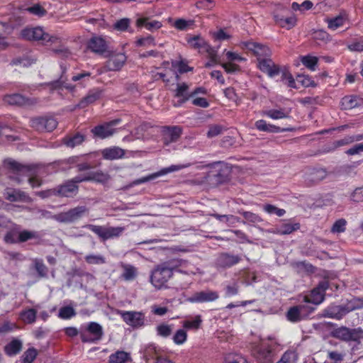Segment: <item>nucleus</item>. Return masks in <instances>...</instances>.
<instances>
[{
	"mask_svg": "<svg viewBox=\"0 0 363 363\" xmlns=\"http://www.w3.org/2000/svg\"><path fill=\"white\" fill-rule=\"evenodd\" d=\"M6 163L15 174L11 176V177L18 183H21L23 180L22 177H26L28 178V182L32 187H39L41 185L42 181L38 177L42 170V168L39 166L23 165L12 160H6Z\"/></svg>",
	"mask_w": 363,
	"mask_h": 363,
	"instance_id": "obj_1",
	"label": "nucleus"
},
{
	"mask_svg": "<svg viewBox=\"0 0 363 363\" xmlns=\"http://www.w3.org/2000/svg\"><path fill=\"white\" fill-rule=\"evenodd\" d=\"M185 263V260L172 259L158 265L152 272V284L158 289H162L172 277L173 272Z\"/></svg>",
	"mask_w": 363,
	"mask_h": 363,
	"instance_id": "obj_2",
	"label": "nucleus"
},
{
	"mask_svg": "<svg viewBox=\"0 0 363 363\" xmlns=\"http://www.w3.org/2000/svg\"><path fill=\"white\" fill-rule=\"evenodd\" d=\"M21 35L28 40L40 41L45 45L61 43V38L55 35L45 33L41 27L26 28L21 30Z\"/></svg>",
	"mask_w": 363,
	"mask_h": 363,
	"instance_id": "obj_3",
	"label": "nucleus"
},
{
	"mask_svg": "<svg viewBox=\"0 0 363 363\" xmlns=\"http://www.w3.org/2000/svg\"><path fill=\"white\" fill-rule=\"evenodd\" d=\"M89 211V210L86 206H77L67 211L55 214L53 218L59 223H72L86 216Z\"/></svg>",
	"mask_w": 363,
	"mask_h": 363,
	"instance_id": "obj_4",
	"label": "nucleus"
},
{
	"mask_svg": "<svg viewBox=\"0 0 363 363\" xmlns=\"http://www.w3.org/2000/svg\"><path fill=\"white\" fill-rule=\"evenodd\" d=\"M85 227L104 241L120 237L125 229V227H104L92 224L86 225Z\"/></svg>",
	"mask_w": 363,
	"mask_h": 363,
	"instance_id": "obj_5",
	"label": "nucleus"
},
{
	"mask_svg": "<svg viewBox=\"0 0 363 363\" xmlns=\"http://www.w3.org/2000/svg\"><path fill=\"white\" fill-rule=\"evenodd\" d=\"M103 336V328L96 322H90L86 330L80 333V337L83 342L95 343L101 340Z\"/></svg>",
	"mask_w": 363,
	"mask_h": 363,
	"instance_id": "obj_6",
	"label": "nucleus"
},
{
	"mask_svg": "<svg viewBox=\"0 0 363 363\" xmlns=\"http://www.w3.org/2000/svg\"><path fill=\"white\" fill-rule=\"evenodd\" d=\"M57 125V121L51 116H40L30 120V126L38 132H51Z\"/></svg>",
	"mask_w": 363,
	"mask_h": 363,
	"instance_id": "obj_7",
	"label": "nucleus"
},
{
	"mask_svg": "<svg viewBox=\"0 0 363 363\" xmlns=\"http://www.w3.org/2000/svg\"><path fill=\"white\" fill-rule=\"evenodd\" d=\"M252 353L258 363H272L274 359V352L269 345H255Z\"/></svg>",
	"mask_w": 363,
	"mask_h": 363,
	"instance_id": "obj_8",
	"label": "nucleus"
},
{
	"mask_svg": "<svg viewBox=\"0 0 363 363\" xmlns=\"http://www.w3.org/2000/svg\"><path fill=\"white\" fill-rule=\"evenodd\" d=\"M328 288L329 282L328 281H320L318 286L311 291L309 296H304V302L311 303L314 305L321 303L325 299V291Z\"/></svg>",
	"mask_w": 363,
	"mask_h": 363,
	"instance_id": "obj_9",
	"label": "nucleus"
},
{
	"mask_svg": "<svg viewBox=\"0 0 363 363\" xmlns=\"http://www.w3.org/2000/svg\"><path fill=\"white\" fill-rule=\"evenodd\" d=\"M173 96L177 99V101L174 102L173 105L175 107H180L191 98L192 94L189 91V85L186 82H177L174 89H172Z\"/></svg>",
	"mask_w": 363,
	"mask_h": 363,
	"instance_id": "obj_10",
	"label": "nucleus"
},
{
	"mask_svg": "<svg viewBox=\"0 0 363 363\" xmlns=\"http://www.w3.org/2000/svg\"><path fill=\"white\" fill-rule=\"evenodd\" d=\"M79 186L67 180L64 184L51 189L49 194H55V196L72 198L78 194Z\"/></svg>",
	"mask_w": 363,
	"mask_h": 363,
	"instance_id": "obj_11",
	"label": "nucleus"
},
{
	"mask_svg": "<svg viewBox=\"0 0 363 363\" xmlns=\"http://www.w3.org/2000/svg\"><path fill=\"white\" fill-rule=\"evenodd\" d=\"M190 165L191 164L189 163L184 164L171 165L170 167L162 169L161 170H160L157 172H155V173L151 174L148 176L143 177L142 178L135 179V181H133V184L134 185L141 184L150 182L151 180H153L160 176L165 175L168 173L179 171L181 169L187 168V167H190Z\"/></svg>",
	"mask_w": 363,
	"mask_h": 363,
	"instance_id": "obj_12",
	"label": "nucleus"
},
{
	"mask_svg": "<svg viewBox=\"0 0 363 363\" xmlns=\"http://www.w3.org/2000/svg\"><path fill=\"white\" fill-rule=\"evenodd\" d=\"M108 60L106 62L104 69L106 71H119L124 66L127 57L123 52H108Z\"/></svg>",
	"mask_w": 363,
	"mask_h": 363,
	"instance_id": "obj_13",
	"label": "nucleus"
},
{
	"mask_svg": "<svg viewBox=\"0 0 363 363\" xmlns=\"http://www.w3.org/2000/svg\"><path fill=\"white\" fill-rule=\"evenodd\" d=\"M121 119H115L109 122L104 123L101 125H96L93 129H91V133L94 137L101 139L111 137L116 132V129L113 128V126L118 125Z\"/></svg>",
	"mask_w": 363,
	"mask_h": 363,
	"instance_id": "obj_14",
	"label": "nucleus"
},
{
	"mask_svg": "<svg viewBox=\"0 0 363 363\" xmlns=\"http://www.w3.org/2000/svg\"><path fill=\"white\" fill-rule=\"evenodd\" d=\"M117 313L131 327L139 328L144 325L145 315L141 312L118 311Z\"/></svg>",
	"mask_w": 363,
	"mask_h": 363,
	"instance_id": "obj_15",
	"label": "nucleus"
},
{
	"mask_svg": "<svg viewBox=\"0 0 363 363\" xmlns=\"http://www.w3.org/2000/svg\"><path fill=\"white\" fill-rule=\"evenodd\" d=\"M3 101L10 106H26L35 104L38 101L34 98H27L20 94H6L3 97Z\"/></svg>",
	"mask_w": 363,
	"mask_h": 363,
	"instance_id": "obj_16",
	"label": "nucleus"
},
{
	"mask_svg": "<svg viewBox=\"0 0 363 363\" xmlns=\"http://www.w3.org/2000/svg\"><path fill=\"white\" fill-rule=\"evenodd\" d=\"M257 61L259 69L262 72L266 73L269 77L273 78L280 74L281 67L268 57L257 58Z\"/></svg>",
	"mask_w": 363,
	"mask_h": 363,
	"instance_id": "obj_17",
	"label": "nucleus"
},
{
	"mask_svg": "<svg viewBox=\"0 0 363 363\" xmlns=\"http://www.w3.org/2000/svg\"><path fill=\"white\" fill-rule=\"evenodd\" d=\"M240 47L242 49H246L249 51H251L253 52V54L258 57L257 58H264L271 55V50L268 47L255 42H242L240 43Z\"/></svg>",
	"mask_w": 363,
	"mask_h": 363,
	"instance_id": "obj_18",
	"label": "nucleus"
},
{
	"mask_svg": "<svg viewBox=\"0 0 363 363\" xmlns=\"http://www.w3.org/2000/svg\"><path fill=\"white\" fill-rule=\"evenodd\" d=\"M218 298L219 294L217 291L207 289L194 293L188 301L190 303H206L215 301Z\"/></svg>",
	"mask_w": 363,
	"mask_h": 363,
	"instance_id": "obj_19",
	"label": "nucleus"
},
{
	"mask_svg": "<svg viewBox=\"0 0 363 363\" xmlns=\"http://www.w3.org/2000/svg\"><path fill=\"white\" fill-rule=\"evenodd\" d=\"M88 48L94 53L103 55L107 52L108 44L104 38L94 36L89 40Z\"/></svg>",
	"mask_w": 363,
	"mask_h": 363,
	"instance_id": "obj_20",
	"label": "nucleus"
},
{
	"mask_svg": "<svg viewBox=\"0 0 363 363\" xmlns=\"http://www.w3.org/2000/svg\"><path fill=\"white\" fill-rule=\"evenodd\" d=\"M241 258L238 255L222 253L217 258L216 264L221 268H229L238 264Z\"/></svg>",
	"mask_w": 363,
	"mask_h": 363,
	"instance_id": "obj_21",
	"label": "nucleus"
},
{
	"mask_svg": "<svg viewBox=\"0 0 363 363\" xmlns=\"http://www.w3.org/2000/svg\"><path fill=\"white\" fill-rule=\"evenodd\" d=\"M181 128L177 126L165 127L163 131L162 141L165 145L177 141L181 135Z\"/></svg>",
	"mask_w": 363,
	"mask_h": 363,
	"instance_id": "obj_22",
	"label": "nucleus"
},
{
	"mask_svg": "<svg viewBox=\"0 0 363 363\" xmlns=\"http://www.w3.org/2000/svg\"><path fill=\"white\" fill-rule=\"evenodd\" d=\"M4 198L11 201H27L29 199L28 196L24 192L19 189L8 188L4 192Z\"/></svg>",
	"mask_w": 363,
	"mask_h": 363,
	"instance_id": "obj_23",
	"label": "nucleus"
},
{
	"mask_svg": "<svg viewBox=\"0 0 363 363\" xmlns=\"http://www.w3.org/2000/svg\"><path fill=\"white\" fill-rule=\"evenodd\" d=\"M102 94V90L96 88L89 91L86 96H84L77 104V106L80 108H84L88 106L89 104H93L96 100L99 99Z\"/></svg>",
	"mask_w": 363,
	"mask_h": 363,
	"instance_id": "obj_24",
	"label": "nucleus"
},
{
	"mask_svg": "<svg viewBox=\"0 0 363 363\" xmlns=\"http://www.w3.org/2000/svg\"><path fill=\"white\" fill-rule=\"evenodd\" d=\"M327 171L323 168H313L306 174V180L311 184H316L327 177Z\"/></svg>",
	"mask_w": 363,
	"mask_h": 363,
	"instance_id": "obj_25",
	"label": "nucleus"
},
{
	"mask_svg": "<svg viewBox=\"0 0 363 363\" xmlns=\"http://www.w3.org/2000/svg\"><path fill=\"white\" fill-rule=\"evenodd\" d=\"M255 126L257 130L260 131L268 133H281L291 131L294 130V128H281L279 126L267 123L264 120L257 121L255 123Z\"/></svg>",
	"mask_w": 363,
	"mask_h": 363,
	"instance_id": "obj_26",
	"label": "nucleus"
},
{
	"mask_svg": "<svg viewBox=\"0 0 363 363\" xmlns=\"http://www.w3.org/2000/svg\"><path fill=\"white\" fill-rule=\"evenodd\" d=\"M135 24L138 28L145 27L147 30L150 31L157 30L160 28L162 26L160 21L156 20L150 21V18L148 17L138 18Z\"/></svg>",
	"mask_w": 363,
	"mask_h": 363,
	"instance_id": "obj_27",
	"label": "nucleus"
},
{
	"mask_svg": "<svg viewBox=\"0 0 363 363\" xmlns=\"http://www.w3.org/2000/svg\"><path fill=\"white\" fill-rule=\"evenodd\" d=\"M301 227L299 223H284L279 227L270 230L272 233L278 235H289L294 231L298 230Z\"/></svg>",
	"mask_w": 363,
	"mask_h": 363,
	"instance_id": "obj_28",
	"label": "nucleus"
},
{
	"mask_svg": "<svg viewBox=\"0 0 363 363\" xmlns=\"http://www.w3.org/2000/svg\"><path fill=\"white\" fill-rule=\"evenodd\" d=\"M101 155L104 159L113 160L122 158L125 155V151L119 147H111L101 150Z\"/></svg>",
	"mask_w": 363,
	"mask_h": 363,
	"instance_id": "obj_29",
	"label": "nucleus"
},
{
	"mask_svg": "<svg viewBox=\"0 0 363 363\" xmlns=\"http://www.w3.org/2000/svg\"><path fill=\"white\" fill-rule=\"evenodd\" d=\"M187 42L191 47L195 49L202 50L206 52H209L212 50L208 43L200 35H195L190 38L187 40Z\"/></svg>",
	"mask_w": 363,
	"mask_h": 363,
	"instance_id": "obj_30",
	"label": "nucleus"
},
{
	"mask_svg": "<svg viewBox=\"0 0 363 363\" xmlns=\"http://www.w3.org/2000/svg\"><path fill=\"white\" fill-rule=\"evenodd\" d=\"M323 316L340 320L345 316L342 306L331 305L323 311Z\"/></svg>",
	"mask_w": 363,
	"mask_h": 363,
	"instance_id": "obj_31",
	"label": "nucleus"
},
{
	"mask_svg": "<svg viewBox=\"0 0 363 363\" xmlns=\"http://www.w3.org/2000/svg\"><path fill=\"white\" fill-rule=\"evenodd\" d=\"M274 21L279 26L290 30L296 25L297 19L294 16L284 18L278 15H274Z\"/></svg>",
	"mask_w": 363,
	"mask_h": 363,
	"instance_id": "obj_32",
	"label": "nucleus"
},
{
	"mask_svg": "<svg viewBox=\"0 0 363 363\" xmlns=\"http://www.w3.org/2000/svg\"><path fill=\"white\" fill-rule=\"evenodd\" d=\"M352 143V140L350 135H347L343 138L337 140H335L330 144L328 145L324 150L325 152H331L335 151L337 149L348 145Z\"/></svg>",
	"mask_w": 363,
	"mask_h": 363,
	"instance_id": "obj_33",
	"label": "nucleus"
},
{
	"mask_svg": "<svg viewBox=\"0 0 363 363\" xmlns=\"http://www.w3.org/2000/svg\"><path fill=\"white\" fill-rule=\"evenodd\" d=\"M289 113L290 110L286 108L269 109L263 112L264 116L274 120L289 118Z\"/></svg>",
	"mask_w": 363,
	"mask_h": 363,
	"instance_id": "obj_34",
	"label": "nucleus"
},
{
	"mask_svg": "<svg viewBox=\"0 0 363 363\" xmlns=\"http://www.w3.org/2000/svg\"><path fill=\"white\" fill-rule=\"evenodd\" d=\"M30 240L39 241L40 240V233L34 230H23L18 233V243L25 242Z\"/></svg>",
	"mask_w": 363,
	"mask_h": 363,
	"instance_id": "obj_35",
	"label": "nucleus"
},
{
	"mask_svg": "<svg viewBox=\"0 0 363 363\" xmlns=\"http://www.w3.org/2000/svg\"><path fill=\"white\" fill-rule=\"evenodd\" d=\"M20 318L23 322L26 324H33L36 320L37 317V310L34 308H28L24 311H22L20 313Z\"/></svg>",
	"mask_w": 363,
	"mask_h": 363,
	"instance_id": "obj_36",
	"label": "nucleus"
},
{
	"mask_svg": "<svg viewBox=\"0 0 363 363\" xmlns=\"http://www.w3.org/2000/svg\"><path fill=\"white\" fill-rule=\"evenodd\" d=\"M84 140V136L80 133H77L72 137H67L63 139V143L69 147H74L81 145Z\"/></svg>",
	"mask_w": 363,
	"mask_h": 363,
	"instance_id": "obj_37",
	"label": "nucleus"
},
{
	"mask_svg": "<svg viewBox=\"0 0 363 363\" xmlns=\"http://www.w3.org/2000/svg\"><path fill=\"white\" fill-rule=\"evenodd\" d=\"M89 181H94L99 183H106L109 179L110 176L107 173L101 171L91 172L88 173Z\"/></svg>",
	"mask_w": 363,
	"mask_h": 363,
	"instance_id": "obj_38",
	"label": "nucleus"
},
{
	"mask_svg": "<svg viewBox=\"0 0 363 363\" xmlns=\"http://www.w3.org/2000/svg\"><path fill=\"white\" fill-rule=\"evenodd\" d=\"M22 348V342L18 340H13L5 346V352L13 356L18 354Z\"/></svg>",
	"mask_w": 363,
	"mask_h": 363,
	"instance_id": "obj_39",
	"label": "nucleus"
},
{
	"mask_svg": "<svg viewBox=\"0 0 363 363\" xmlns=\"http://www.w3.org/2000/svg\"><path fill=\"white\" fill-rule=\"evenodd\" d=\"M286 318L292 323H297L301 321L303 318L298 306L291 307L286 313Z\"/></svg>",
	"mask_w": 363,
	"mask_h": 363,
	"instance_id": "obj_40",
	"label": "nucleus"
},
{
	"mask_svg": "<svg viewBox=\"0 0 363 363\" xmlns=\"http://www.w3.org/2000/svg\"><path fill=\"white\" fill-rule=\"evenodd\" d=\"M123 272L122 277L126 281H132L137 276V269L130 264L123 265Z\"/></svg>",
	"mask_w": 363,
	"mask_h": 363,
	"instance_id": "obj_41",
	"label": "nucleus"
},
{
	"mask_svg": "<svg viewBox=\"0 0 363 363\" xmlns=\"http://www.w3.org/2000/svg\"><path fill=\"white\" fill-rule=\"evenodd\" d=\"M129 354L124 351H117L109 357V363H125L129 359Z\"/></svg>",
	"mask_w": 363,
	"mask_h": 363,
	"instance_id": "obj_42",
	"label": "nucleus"
},
{
	"mask_svg": "<svg viewBox=\"0 0 363 363\" xmlns=\"http://www.w3.org/2000/svg\"><path fill=\"white\" fill-rule=\"evenodd\" d=\"M34 267L40 277L44 278L48 276V268L41 259H33Z\"/></svg>",
	"mask_w": 363,
	"mask_h": 363,
	"instance_id": "obj_43",
	"label": "nucleus"
},
{
	"mask_svg": "<svg viewBox=\"0 0 363 363\" xmlns=\"http://www.w3.org/2000/svg\"><path fill=\"white\" fill-rule=\"evenodd\" d=\"M211 216L220 222H225L228 225H233L240 221L239 218L233 215H220L218 213H212Z\"/></svg>",
	"mask_w": 363,
	"mask_h": 363,
	"instance_id": "obj_44",
	"label": "nucleus"
},
{
	"mask_svg": "<svg viewBox=\"0 0 363 363\" xmlns=\"http://www.w3.org/2000/svg\"><path fill=\"white\" fill-rule=\"evenodd\" d=\"M326 21L328 28L335 30L344 25L345 19L343 16L339 15L335 18L327 19Z\"/></svg>",
	"mask_w": 363,
	"mask_h": 363,
	"instance_id": "obj_45",
	"label": "nucleus"
},
{
	"mask_svg": "<svg viewBox=\"0 0 363 363\" xmlns=\"http://www.w3.org/2000/svg\"><path fill=\"white\" fill-rule=\"evenodd\" d=\"M202 323L201 316L196 315L192 320H185L183 323V327L187 330H197L200 328Z\"/></svg>",
	"mask_w": 363,
	"mask_h": 363,
	"instance_id": "obj_46",
	"label": "nucleus"
},
{
	"mask_svg": "<svg viewBox=\"0 0 363 363\" xmlns=\"http://www.w3.org/2000/svg\"><path fill=\"white\" fill-rule=\"evenodd\" d=\"M280 74H281V81H287L288 86L295 89L297 88L292 74L286 69V67H281Z\"/></svg>",
	"mask_w": 363,
	"mask_h": 363,
	"instance_id": "obj_47",
	"label": "nucleus"
},
{
	"mask_svg": "<svg viewBox=\"0 0 363 363\" xmlns=\"http://www.w3.org/2000/svg\"><path fill=\"white\" fill-rule=\"evenodd\" d=\"M225 130V128L223 125L212 124L209 125L206 135L208 138H212L222 134Z\"/></svg>",
	"mask_w": 363,
	"mask_h": 363,
	"instance_id": "obj_48",
	"label": "nucleus"
},
{
	"mask_svg": "<svg viewBox=\"0 0 363 363\" xmlns=\"http://www.w3.org/2000/svg\"><path fill=\"white\" fill-rule=\"evenodd\" d=\"M225 363H249L247 360L239 354L230 353L225 357Z\"/></svg>",
	"mask_w": 363,
	"mask_h": 363,
	"instance_id": "obj_49",
	"label": "nucleus"
},
{
	"mask_svg": "<svg viewBox=\"0 0 363 363\" xmlns=\"http://www.w3.org/2000/svg\"><path fill=\"white\" fill-rule=\"evenodd\" d=\"M240 213L242 215L245 220L251 223H257L262 222V218L257 214L250 211H240Z\"/></svg>",
	"mask_w": 363,
	"mask_h": 363,
	"instance_id": "obj_50",
	"label": "nucleus"
},
{
	"mask_svg": "<svg viewBox=\"0 0 363 363\" xmlns=\"http://www.w3.org/2000/svg\"><path fill=\"white\" fill-rule=\"evenodd\" d=\"M301 62L304 66L311 70H315L318 64V58L313 56H304L301 59Z\"/></svg>",
	"mask_w": 363,
	"mask_h": 363,
	"instance_id": "obj_51",
	"label": "nucleus"
},
{
	"mask_svg": "<svg viewBox=\"0 0 363 363\" xmlns=\"http://www.w3.org/2000/svg\"><path fill=\"white\" fill-rule=\"evenodd\" d=\"M263 210L269 214H275L279 217L283 216L286 213L284 209L279 208L272 204H265L263 206Z\"/></svg>",
	"mask_w": 363,
	"mask_h": 363,
	"instance_id": "obj_52",
	"label": "nucleus"
},
{
	"mask_svg": "<svg viewBox=\"0 0 363 363\" xmlns=\"http://www.w3.org/2000/svg\"><path fill=\"white\" fill-rule=\"evenodd\" d=\"M85 261L89 264H101L106 262L105 258L99 255H88L85 257Z\"/></svg>",
	"mask_w": 363,
	"mask_h": 363,
	"instance_id": "obj_53",
	"label": "nucleus"
},
{
	"mask_svg": "<svg viewBox=\"0 0 363 363\" xmlns=\"http://www.w3.org/2000/svg\"><path fill=\"white\" fill-rule=\"evenodd\" d=\"M157 333L159 336L163 337H169L172 332V328L171 325H169L167 324H160L159 325L157 328Z\"/></svg>",
	"mask_w": 363,
	"mask_h": 363,
	"instance_id": "obj_54",
	"label": "nucleus"
},
{
	"mask_svg": "<svg viewBox=\"0 0 363 363\" xmlns=\"http://www.w3.org/2000/svg\"><path fill=\"white\" fill-rule=\"evenodd\" d=\"M349 334L350 328L346 327H341L337 328L334 332L335 337L347 342H349Z\"/></svg>",
	"mask_w": 363,
	"mask_h": 363,
	"instance_id": "obj_55",
	"label": "nucleus"
},
{
	"mask_svg": "<svg viewBox=\"0 0 363 363\" xmlns=\"http://www.w3.org/2000/svg\"><path fill=\"white\" fill-rule=\"evenodd\" d=\"M342 105L345 109H352L357 106V101L355 96H345L342 99Z\"/></svg>",
	"mask_w": 363,
	"mask_h": 363,
	"instance_id": "obj_56",
	"label": "nucleus"
},
{
	"mask_svg": "<svg viewBox=\"0 0 363 363\" xmlns=\"http://www.w3.org/2000/svg\"><path fill=\"white\" fill-rule=\"evenodd\" d=\"M347 221L344 218L336 220L332 226L331 231L333 233H340L345 231Z\"/></svg>",
	"mask_w": 363,
	"mask_h": 363,
	"instance_id": "obj_57",
	"label": "nucleus"
},
{
	"mask_svg": "<svg viewBox=\"0 0 363 363\" xmlns=\"http://www.w3.org/2000/svg\"><path fill=\"white\" fill-rule=\"evenodd\" d=\"M76 314L74 308L71 306H65L60 309L59 317L62 319H69Z\"/></svg>",
	"mask_w": 363,
	"mask_h": 363,
	"instance_id": "obj_58",
	"label": "nucleus"
},
{
	"mask_svg": "<svg viewBox=\"0 0 363 363\" xmlns=\"http://www.w3.org/2000/svg\"><path fill=\"white\" fill-rule=\"evenodd\" d=\"M186 332L183 329H179L173 336V341L177 345H182L186 342Z\"/></svg>",
	"mask_w": 363,
	"mask_h": 363,
	"instance_id": "obj_59",
	"label": "nucleus"
},
{
	"mask_svg": "<svg viewBox=\"0 0 363 363\" xmlns=\"http://www.w3.org/2000/svg\"><path fill=\"white\" fill-rule=\"evenodd\" d=\"M37 350L34 348L27 350L23 356V363H32L37 356Z\"/></svg>",
	"mask_w": 363,
	"mask_h": 363,
	"instance_id": "obj_60",
	"label": "nucleus"
},
{
	"mask_svg": "<svg viewBox=\"0 0 363 363\" xmlns=\"http://www.w3.org/2000/svg\"><path fill=\"white\" fill-rule=\"evenodd\" d=\"M14 223L7 217L0 215V234L6 230H10Z\"/></svg>",
	"mask_w": 363,
	"mask_h": 363,
	"instance_id": "obj_61",
	"label": "nucleus"
},
{
	"mask_svg": "<svg viewBox=\"0 0 363 363\" xmlns=\"http://www.w3.org/2000/svg\"><path fill=\"white\" fill-rule=\"evenodd\" d=\"M309 303H310L304 302V303L298 305L303 318H306L315 311V307L310 306Z\"/></svg>",
	"mask_w": 363,
	"mask_h": 363,
	"instance_id": "obj_62",
	"label": "nucleus"
},
{
	"mask_svg": "<svg viewBox=\"0 0 363 363\" xmlns=\"http://www.w3.org/2000/svg\"><path fill=\"white\" fill-rule=\"evenodd\" d=\"M27 11L29 13L40 17L43 16L47 13L46 10L39 4H35L28 7Z\"/></svg>",
	"mask_w": 363,
	"mask_h": 363,
	"instance_id": "obj_63",
	"label": "nucleus"
},
{
	"mask_svg": "<svg viewBox=\"0 0 363 363\" xmlns=\"http://www.w3.org/2000/svg\"><path fill=\"white\" fill-rule=\"evenodd\" d=\"M280 360L284 363H294L296 360V354L294 352L288 350L283 354Z\"/></svg>",
	"mask_w": 363,
	"mask_h": 363,
	"instance_id": "obj_64",
	"label": "nucleus"
}]
</instances>
